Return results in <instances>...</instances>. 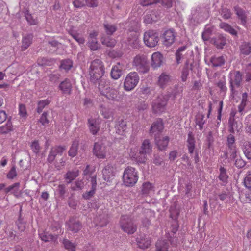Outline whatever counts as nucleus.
Segmentation results:
<instances>
[{"label": "nucleus", "mask_w": 251, "mask_h": 251, "mask_svg": "<svg viewBox=\"0 0 251 251\" xmlns=\"http://www.w3.org/2000/svg\"><path fill=\"white\" fill-rule=\"evenodd\" d=\"M220 174L218 176L219 179L222 182V185H226L227 183L228 176L227 174L226 170L224 167L221 166L220 169Z\"/></svg>", "instance_id": "38"}, {"label": "nucleus", "mask_w": 251, "mask_h": 251, "mask_svg": "<svg viewBox=\"0 0 251 251\" xmlns=\"http://www.w3.org/2000/svg\"><path fill=\"white\" fill-rule=\"evenodd\" d=\"M219 27L225 31L229 33L233 36H237V32L230 25L225 22H222L219 25Z\"/></svg>", "instance_id": "39"}, {"label": "nucleus", "mask_w": 251, "mask_h": 251, "mask_svg": "<svg viewBox=\"0 0 251 251\" xmlns=\"http://www.w3.org/2000/svg\"><path fill=\"white\" fill-rule=\"evenodd\" d=\"M155 144L159 151H162L166 150L169 142V137L165 136L162 139H159V137L154 138Z\"/></svg>", "instance_id": "25"}, {"label": "nucleus", "mask_w": 251, "mask_h": 251, "mask_svg": "<svg viewBox=\"0 0 251 251\" xmlns=\"http://www.w3.org/2000/svg\"><path fill=\"white\" fill-rule=\"evenodd\" d=\"M69 34L79 44H83L85 43L84 38L80 34L73 31L69 32Z\"/></svg>", "instance_id": "47"}, {"label": "nucleus", "mask_w": 251, "mask_h": 251, "mask_svg": "<svg viewBox=\"0 0 251 251\" xmlns=\"http://www.w3.org/2000/svg\"><path fill=\"white\" fill-rule=\"evenodd\" d=\"M135 169L132 167H127L124 171L123 179L125 185L133 186L138 180V176Z\"/></svg>", "instance_id": "3"}, {"label": "nucleus", "mask_w": 251, "mask_h": 251, "mask_svg": "<svg viewBox=\"0 0 251 251\" xmlns=\"http://www.w3.org/2000/svg\"><path fill=\"white\" fill-rule=\"evenodd\" d=\"M153 190V186L150 182H146L143 184L142 192L144 195L149 194Z\"/></svg>", "instance_id": "57"}, {"label": "nucleus", "mask_w": 251, "mask_h": 251, "mask_svg": "<svg viewBox=\"0 0 251 251\" xmlns=\"http://www.w3.org/2000/svg\"><path fill=\"white\" fill-rule=\"evenodd\" d=\"M84 186L85 184L83 180H77L72 184L71 189L73 191H80L83 189Z\"/></svg>", "instance_id": "44"}, {"label": "nucleus", "mask_w": 251, "mask_h": 251, "mask_svg": "<svg viewBox=\"0 0 251 251\" xmlns=\"http://www.w3.org/2000/svg\"><path fill=\"white\" fill-rule=\"evenodd\" d=\"M96 190L91 188L89 191H86L82 194V198L85 200H89L94 197Z\"/></svg>", "instance_id": "62"}, {"label": "nucleus", "mask_w": 251, "mask_h": 251, "mask_svg": "<svg viewBox=\"0 0 251 251\" xmlns=\"http://www.w3.org/2000/svg\"><path fill=\"white\" fill-rule=\"evenodd\" d=\"M221 15L224 19H229L231 18L232 13L230 9L223 8L221 11Z\"/></svg>", "instance_id": "63"}, {"label": "nucleus", "mask_w": 251, "mask_h": 251, "mask_svg": "<svg viewBox=\"0 0 251 251\" xmlns=\"http://www.w3.org/2000/svg\"><path fill=\"white\" fill-rule=\"evenodd\" d=\"M88 127L93 135H96L100 130V122L98 119L91 117L88 119Z\"/></svg>", "instance_id": "19"}, {"label": "nucleus", "mask_w": 251, "mask_h": 251, "mask_svg": "<svg viewBox=\"0 0 251 251\" xmlns=\"http://www.w3.org/2000/svg\"><path fill=\"white\" fill-rule=\"evenodd\" d=\"M213 28L206 25L202 33V38L204 41H208L212 35Z\"/></svg>", "instance_id": "51"}, {"label": "nucleus", "mask_w": 251, "mask_h": 251, "mask_svg": "<svg viewBox=\"0 0 251 251\" xmlns=\"http://www.w3.org/2000/svg\"><path fill=\"white\" fill-rule=\"evenodd\" d=\"M175 38L176 35L174 30L169 29L165 31L162 36L163 45L167 47L170 46L174 43Z\"/></svg>", "instance_id": "14"}, {"label": "nucleus", "mask_w": 251, "mask_h": 251, "mask_svg": "<svg viewBox=\"0 0 251 251\" xmlns=\"http://www.w3.org/2000/svg\"><path fill=\"white\" fill-rule=\"evenodd\" d=\"M188 48V45H185L178 48L175 52V58L176 63L179 64L182 60L185 58L186 50Z\"/></svg>", "instance_id": "21"}, {"label": "nucleus", "mask_w": 251, "mask_h": 251, "mask_svg": "<svg viewBox=\"0 0 251 251\" xmlns=\"http://www.w3.org/2000/svg\"><path fill=\"white\" fill-rule=\"evenodd\" d=\"M137 242L138 247L142 249L148 248L151 244V240L149 237L146 235L137 238Z\"/></svg>", "instance_id": "29"}, {"label": "nucleus", "mask_w": 251, "mask_h": 251, "mask_svg": "<svg viewBox=\"0 0 251 251\" xmlns=\"http://www.w3.org/2000/svg\"><path fill=\"white\" fill-rule=\"evenodd\" d=\"M233 10L240 22V24L246 27L248 21L247 12L238 5L235 6Z\"/></svg>", "instance_id": "13"}, {"label": "nucleus", "mask_w": 251, "mask_h": 251, "mask_svg": "<svg viewBox=\"0 0 251 251\" xmlns=\"http://www.w3.org/2000/svg\"><path fill=\"white\" fill-rule=\"evenodd\" d=\"M133 65L139 72L147 73L150 68L149 61L145 55H137L133 60Z\"/></svg>", "instance_id": "4"}, {"label": "nucleus", "mask_w": 251, "mask_h": 251, "mask_svg": "<svg viewBox=\"0 0 251 251\" xmlns=\"http://www.w3.org/2000/svg\"><path fill=\"white\" fill-rule=\"evenodd\" d=\"M103 27L106 36H111L117 30V26L116 25L104 23Z\"/></svg>", "instance_id": "37"}, {"label": "nucleus", "mask_w": 251, "mask_h": 251, "mask_svg": "<svg viewBox=\"0 0 251 251\" xmlns=\"http://www.w3.org/2000/svg\"><path fill=\"white\" fill-rule=\"evenodd\" d=\"M210 43L218 49H222L226 44V38L222 34H219L211 38Z\"/></svg>", "instance_id": "18"}, {"label": "nucleus", "mask_w": 251, "mask_h": 251, "mask_svg": "<svg viewBox=\"0 0 251 251\" xmlns=\"http://www.w3.org/2000/svg\"><path fill=\"white\" fill-rule=\"evenodd\" d=\"M95 222L98 226L101 227L105 226L108 223V215L106 213L99 215L96 217Z\"/></svg>", "instance_id": "35"}, {"label": "nucleus", "mask_w": 251, "mask_h": 251, "mask_svg": "<svg viewBox=\"0 0 251 251\" xmlns=\"http://www.w3.org/2000/svg\"><path fill=\"white\" fill-rule=\"evenodd\" d=\"M88 46L92 50H97L100 48L97 39H88Z\"/></svg>", "instance_id": "58"}, {"label": "nucleus", "mask_w": 251, "mask_h": 251, "mask_svg": "<svg viewBox=\"0 0 251 251\" xmlns=\"http://www.w3.org/2000/svg\"><path fill=\"white\" fill-rule=\"evenodd\" d=\"M139 81V77L136 72H133L129 73L124 81V89L126 91L132 90L137 86Z\"/></svg>", "instance_id": "6"}, {"label": "nucleus", "mask_w": 251, "mask_h": 251, "mask_svg": "<svg viewBox=\"0 0 251 251\" xmlns=\"http://www.w3.org/2000/svg\"><path fill=\"white\" fill-rule=\"evenodd\" d=\"M146 154L141 153L140 151L137 154H135L134 156L132 155V157L134 158L135 160L139 163H144L147 160Z\"/></svg>", "instance_id": "56"}, {"label": "nucleus", "mask_w": 251, "mask_h": 251, "mask_svg": "<svg viewBox=\"0 0 251 251\" xmlns=\"http://www.w3.org/2000/svg\"><path fill=\"white\" fill-rule=\"evenodd\" d=\"M163 129L164 125L162 120L160 119H158L152 124L149 131V134L151 136L154 137V138L159 137Z\"/></svg>", "instance_id": "10"}, {"label": "nucleus", "mask_w": 251, "mask_h": 251, "mask_svg": "<svg viewBox=\"0 0 251 251\" xmlns=\"http://www.w3.org/2000/svg\"><path fill=\"white\" fill-rule=\"evenodd\" d=\"M103 178L107 182L111 181L115 177L113 168L110 165L106 166L102 170Z\"/></svg>", "instance_id": "22"}, {"label": "nucleus", "mask_w": 251, "mask_h": 251, "mask_svg": "<svg viewBox=\"0 0 251 251\" xmlns=\"http://www.w3.org/2000/svg\"><path fill=\"white\" fill-rule=\"evenodd\" d=\"M241 52L245 55L249 54L251 52V46L249 42H243L241 45L240 47Z\"/></svg>", "instance_id": "48"}, {"label": "nucleus", "mask_w": 251, "mask_h": 251, "mask_svg": "<svg viewBox=\"0 0 251 251\" xmlns=\"http://www.w3.org/2000/svg\"><path fill=\"white\" fill-rule=\"evenodd\" d=\"M99 89V91L102 94L109 88V81L103 76L98 79L95 82H92Z\"/></svg>", "instance_id": "20"}, {"label": "nucleus", "mask_w": 251, "mask_h": 251, "mask_svg": "<svg viewBox=\"0 0 251 251\" xmlns=\"http://www.w3.org/2000/svg\"><path fill=\"white\" fill-rule=\"evenodd\" d=\"M159 41L158 34L153 30L145 32L144 36V42L145 45L150 48L157 45Z\"/></svg>", "instance_id": "7"}, {"label": "nucleus", "mask_w": 251, "mask_h": 251, "mask_svg": "<svg viewBox=\"0 0 251 251\" xmlns=\"http://www.w3.org/2000/svg\"><path fill=\"white\" fill-rule=\"evenodd\" d=\"M204 115L202 114H199L196 117V124L199 127L200 130H201L203 127L205 121L204 120Z\"/></svg>", "instance_id": "53"}, {"label": "nucleus", "mask_w": 251, "mask_h": 251, "mask_svg": "<svg viewBox=\"0 0 251 251\" xmlns=\"http://www.w3.org/2000/svg\"><path fill=\"white\" fill-rule=\"evenodd\" d=\"M16 225L20 232H22L25 231L26 228V223L21 218V216H19L18 219L16 221Z\"/></svg>", "instance_id": "54"}, {"label": "nucleus", "mask_w": 251, "mask_h": 251, "mask_svg": "<svg viewBox=\"0 0 251 251\" xmlns=\"http://www.w3.org/2000/svg\"><path fill=\"white\" fill-rule=\"evenodd\" d=\"M156 251H168L169 244L165 240H159L156 243Z\"/></svg>", "instance_id": "43"}, {"label": "nucleus", "mask_w": 251, "mask_h": 251, "mask_svg": "<svg viewBox=\"0 0 251 251\" xmlns=\"http://www.w3.org/2000/svg\"><path fill=\"white\" fill-rule=\"evenodd\" d=\"M123 66L120 63H117L116 65L112 67L110 75L112 78L114 79H118L122 74Z\"/></svg>", "instance_id": "27"}, {"label": "nucleus", "mask_w": 251, "mask_h": 251, "mask_svg": "<svg viewBox=\"0 0 251 251\" xmlns=\"http://www.w3.org/2000/svg\"><path fill=\"white\" fill-rule=\"evenodd\" d=\"M33 35L28 34L23 36L22 39L21 49L22 50H25L27 49L32 43Z\"/></svg>", "instance_id": "33"}, {"label": "nucleus", "mask_w": 251, "mask_h": 251, "mask_svg": "<svg viewBox=\"0 0 251 251\" xmlns=\"http://www.w3.org/2000/svg\"><path fill=\"white\" fill-rule=\"evenodd\" d=\"M161 11L152 10L150 14H146L144 17V21L146 24L156 22L160 18Z\"/></svg>", "instance_id": "17"}, {"label": "nucleus", "mask_w": 251, "mask_h": 251, "mask_svg": "<svg viewBox=\"0 0 251 251\" xmlns=\"http://www.w3.org/2000/svg\"><path fill=\"white\" fill-rule=\"evenodd\" d=\"M93 152L99 158L103 159L106 157L105 147L101 142L94 143Z\"/></svg>", "instance_id": "15"}, {"label": "nucleus", "mask_w": 251, "mask_h": 251, "mask_svg": "<svg viewBox=\"0 0 251 251\" xmlns=\"http://www.w3.org/2000/svg\"><path fill=\"white\" fill-rule=\"evenodd\" d=\"M72 66L73 61L71 59H67L61 61L60 68L65 71H68L70 70Z\"/></svg>", "instance_id": "50"}, {"label": "nucleus", "mask_w": 251, "mask_h": 251, "mask_svg": "<svg viewBox=\"0 0 251 251\" xmlns=\"http://www.w3.org/2000/svg\"><path fill=\"white\" fill-rule=\"evenodd\" d=\"M105 73L102 62L100 59L93 61L90 67L89 74L91 82H95L98 79L103 76Z\"/></svg>", "instance_id": "1"}, {"label": "nucleus", "mask_w": 251, "mask_h": 251, "mask_svg": "<svg viewBox=\"0 0 251 251\" xmlns=\"http://www.w3.org/2000/svg\"><path fill=\"white\" fill-rule=\"evenodd\" d=\"M187 147L188 149L189 153L192 155L195 151L196 148V141L194 135L192 131H190L188 134V138L187 139Z\"/></svg>", "instance_id": "24"}, {"label": "nucleus", "mask_w": 251, "mask_h": 251, "mask_svg": "<svg viewBox=\"0 0 251 251\" xmlns=\"http://www.w3.org/2000/svg\"><path fill=\"white\" fill-rule=\"evenodd\" d=\"M101 42L103 45H106L107 47H113L116 43V40L111 38L109 36H106L102 34L101 37Z\"/></svg>", "instance_id": "36"}, {"label": "nucleus", "mask_w": 251, "mask_h": 251, "mask_svg": "<svg viewBox=\"0 0 251 251\" xmlns=\"http://www.w3.org/2000/svg\"><path fill=\"white\" fill-rule=\"evenodd\" d=\"M59 88L64 94H70L72 91V84L71 81L66 78L63 81L60 83Z\"/></svg>", "instance_id": "28"}, {"label": "nucleus", "mask_w": 251, "mask_h": 251, "mask_svg": "<svg viewBox=\"0 0 251 251\" xmlns=\"http://www.w3.org/2000/svg\"><path fill=\"white\" fill-rule=\"evenodd\" d=\"M20 185V184L19 182L15 183L6 188L4 189L5 193L7 194L10 192L11 194H13L16 197L18 198L21 194L19 190Z\"/></svg>", "instance_id": "30"}, {"label": "nucleus", "mask_w": 251, "mask_h": 251, "mask_svg": "<svg viewBox=\"0 0 251 251\" xmlns=\"http://www.w3.org/2000/svg\"><path fill=\"white\" fill-rule=\"evenodd\" d=\"M244 185L248 189H251V171L248 172L244 179Z\"/></svg>", "instance_id": "64"}, {"label": "nucleus", "mask_w": 251, "mask_h": 251, "mask_svg": "<svg viewBox=\"0 0 251 251\" xmlns=\"http://www.w3.org/2000/svg\"><path fill=\"white\" fill-rule=\"evenodd\" d=\"M244 146L243 151L246 157L248 159H251V143H247Z\"/></svg>", "instance_id": "60"}, {"label": "nucleus", "mask_w": 251, "mask_h": 251, "mask_svg": "<svg viewBox=\"0 0 251 251\" xmlns=\"http://www.w3.org/2000/svg\"><path fill=\"white\" fill-rule=\"evenodd\" d=\"M65 150L66 147L65 146H55L51 148L48 156V162L50 163H52L57 155H62Z\"/></svg>", "instance_id": "11"}, {"label": "nucleus", "mask_w": 251, "mask_h": 251, "mask_svg": "<svg viewBox=\"0 0 251 251\" xmlns=\"http://www.w3.org/2000/svg\"><path fill=\"white\" fill-rule=\"evenodd\" d=\"M62 244L66 249L70 251H75L76 245L71 242L68 239H63L62 241Z\"/></svg>", "instance_id": "52"}, {"label": "nucleus", "mask_w": 251, "mask_h": 251, "mask_svg": "<svg viewBox=\"0 0 251 251\" xmlns=\"http://www.w3.org/2000/svg\"><path fill=\"white\" fill-rule=\"evenodd\" d=\"M37 63L40 66H50L54 63V60L47 57H39Z\"/></svg>", "instance_id": "45"}, {"label": "nucleus", "mask_w": 251, "mask_h": 251, "mask_svg": "<svg viewBox=\"0 0 251 251\" xmlns=\"http://www.w3.org/2000/svg\"><path fill=\"white\" fill-rule=\"evenodd\" d=\"M139 35V33L136 31L128 30L126 43L133 48L138 49L140 45Z\"/></svg>", "instance_id": "9"}, {"label": "nucleus", "mask_w": 251, "mask_h": 251, "mask_svg": "<svg viewBox=\"0 0 251 251\" xmlns=\"http://www.w3.org/2000/svg\"><path fill=\"white\" fill-rule=\"evenodd\" d=\"M79 142L77 140H75L73 142L71 147L68 151V155L74 157L77 155Z\"/></svg>", "instance_id": "42"}, {"label": "nucleus", "mask_w": 251, "mask_h": 251, "mask_svg": "<svg viewBox=\"0 0 251 251\" xmlns=\"http://www.w3.org/2000/svg\"><path fill=\"white\" fill-rule=\"evenodd\" d=\"M12 130V123L8 120L5 126L0 127V134H7Z\"/></svg>", "instance_id": "46"}, {"label": "nucleus", "mask_w": 251, "mask_h": 251, "mask_svg": "<svg viewBox=\"0 0 251 251\" xmlns=\"http://www.w3.org/2000/svg\"><path fill=\"white\" fill-rule=\"evenodd\" d=\"M189 61L188 60H186L185 66L183 69L182 72V80L183 82L186 81L187 76L189 75Z\"/></svg>", "instance_id": "55"}, {"label": "nucleus", "mask_w": 251, "mask_h": 251, "mask_svg": "<svg viewBox=\"0 0 251 251\" xmlns=\"http://www.w3.org/2000/svg\"><path fill=\"white\" fill-rule=\"evenodd\" d=\"M66 225L67 226V229L74 233L78 232L82 227L81 223L73 218L70 219L66 222Z\"/></svg>", "instance_id": "16"}, {"label": "nucleus", "mask_w": 251, "mask_h": 251, "mask_svg": "<svg viewBox=\"0 0 251 251\" xmlns=\"http://www.w3.org/2000/svg\"><path fill=\"white\" fill-rule=\"evenodd\" d=\"M127 122L123 119H118L116 122L115 127L117 129L116 133L123 135L126 129Z\"/></svg>", "instance_id": "31"}, {"label": "nucleus", "mask_w": 251, "mask_h": 251, "mask_svg": "<svg viewBox=\"0 0 251 251\" xmlns=\"http://www.w3.org/2000/svg\"><path fill=\"white\" fill-rule=\"evenodd\" d=\"M79 175V171H68L64 176V178L66 180L68 184L70 183Z\"/></svg>", "instance_id": "41"}, {"label": "nucleus", "mask_w": 251, "mask_h": 251, "mask_svg": "<svg viewBox=\"0 0 251 251\" xmlns=\"http://www.w3.org/2000/svg\"><path fill=\"white\" fill-rule=\"evenodd\" d=\"M235 137L232 134H229L227 138V152L225 153L226 158L228 154L232 159H235L237 157V148L235 143Z\"/></svg>", "instance_id": "8"}, {"label": "nucleus", "mask_w": 251, "mask_h": 251, "mask_svg": "<svg viewBox=\"0 0 251 251\" xmlns=\"http://www.w3.org/2000/svg\"><path fill=\"white\" fill-rule=\"evenodd\" d=\"M102 95L105 96L108 99L113 101H118L120 98L118 90L110 88L108 90L102 93Z\"/></svg>", "instance_id": "26"}, {"label": "nucleus", "mask_w": 251, "mask_h": 251, "mask_svg": "<svg viewBox=\"0 0 251 251\" xmlns=\"http://www.w3.org/2000/svg\"><path fill=\"white\" fill-rule=\"evenodd\" d=\"M169 97L168 95H160L152 103V110L155 113H162L166 110Z\"/></svg>", "instance_id": "5"}, {"label": "nucleus", "mask_w": 251, "mask_h": 251, "mask_svg": "<svg viewBox=\"0 0 251 251\" xmlns=\"http://www.w3.org/2000/svg\"><path fill=\"white\" fill-rule=\"evenodd\" d=\"M50 100H40L38 102V107L37 108V111L38 113H40L45 107L48 105L50 103Z\"/></svg>", "instance_id": "59"}, {"label": "nucleus", "mask_w": 251, "mask_h": 251, "mask_svg": "<svg viewBox=\"0 0 251 251\" xmlns=\"http://www.w3.org/2000/svg\"><path fill=\"white\" fill-rule=\"evenodd\" d=\"M163 62V55L159 52H155L151 56V66L154 69L161 66Z\"/></svg>", "instance_id": "23"}, {"label": "nucleus", "mask_w": 251, "mask_h": 251, "mask_svg": "<svg viewBox=\"0 0 251 251\" xmlns=\"http://www.w3.org/2000/svg\"><path fill=\"white\" fill-rule=\"evenodd\" d=\"M230 88L232 93L234 94L235 93V88L236 87L239 88L241 85L242 80V75L239 71H236L233 78L231 74H230Z\"/></svg>", "instance_id": "12"}, {"label": "nucleus", "mask_w": 251, "mask_h": 251, "mask_svg": "<svg viewBox=\"0 0 251 251\" xmlns=\"http://www.w3.org/2000/svg\"><path fill=\"white\" fill-rule=\"evenodd\" d=\"M56 192L59 198L62 199H64L65 194L66 193L65 186L64 184L59 185L56 189Z\"/></svg>", "instance_id": "61"}, {"label": "nucleus", "mask_w": 251, "mask_h": 251, "mask_svg": "<svg viewBox=\"0 0 251 251\" xmlns=\"http://www.w3.org/2000/svg\"><path fill=\"white\" fill-rule=\"evenodd\" d=\"M25 16L27 22L30 25H34L38 24V20L33 18V16L29 13V10H26L25 12Z\"/></svg>", "instance_id": "49"}, {"label": "nucleus", "mask_w": 251, "mask_h": 251, "mask_svg": "<svg viewBox=\"0 0 251 251\" xmlns=\"http://www.w3.org/2000/svg\"><path fill=\"white\" fill-rule=\"evenodd\" d=\"M141 153L150 154L152 152V146L149 139L144 140L140 151Z\"/></svg>", "instance_id": "34"}, {"label": "nucleus", "mask_w": 251, "mask_h": 251, "mask_svg": "<svg viewBox=\"0 0 251 251\" xmlns=\"http://www.w3.org/2000/svg\"><path fill=\"white\" fill-rule=\"evenodd\" d=\"M210 62L213 67H221L225 64V59L223 56L214 55L211 57Z\"/></svg>", "instance_id": "32"}, {"label": "nucleus", "mask_w": 251, "mask_h": 251, "mask_svg": "<svg viewBox=\"0 0 251 251\" xmlns=\"http://www.w3.org/2000/svg\"><path fill=\"white\" fill-rule=\"evenodd\" d=\"M119 224L122 230L128 234H132L137 229V226L135 224L131 218L127 215L121 217Z\"/></svg>", "instance_id": "2"}, {"label": "nucleus", "mask_w": 251, "mask_h": 251, "mask_svg": "<svg viewBox=\"0 0 251 251\" xmlns=\"http://www.w3.org/2000/svg\"><path fill=\"white\" fill-rule=\"evenodd\" d=\"M169 80L170 77L169 75L165 73H162L158 77V84L160 87L164 88L169 82Z\"/></svg>", "instance_id": "40"}]
</instances>
